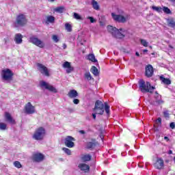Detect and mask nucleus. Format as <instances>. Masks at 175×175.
I'll return each instance as SVG.
<instances>
[{"label": "nucleus", "mask_w": 175, "mask_h": 175, "mask_svg": "<svg viewBox=\"0 0 175 175\" xmlns=\"http://www.w3.org/2000/svg\"><path fill=\"white\" fill-rule=\"evenodd\" d=\"M99 142L95 138L89 139L88 141V150L92 151L88 154V162H92V164L88 167V172L94 173L95 172V159H96V151L99 148Z\"/></svg>", "instance_id": "f257e3e1"}, {"label": "nucleus", "mask_w": 175, "mask_h": 175, "mask_svg": "<svg viewBox=\"0 0 175 175\" xmlns=\"http://www.w3.org/2000/svg\"><path fill=\"white\" fill-rule=\"evenodd\" d=\"M105 111L107 116H110V106L107 103H103L99 100H97L95 103L94 108L93 109V111L96 113V114H99L100 116H103V113Z\"/></svg>", "instance_id": "f03ea898"}, {"label": "nucleus", "mask_w": 175, "mask_h": 175, "mask_svg": "<svg viewBox=\"0 0 175 175\" xmlns=\"http://www.w3.org/2000/svg\"><path fill=\"white\" fill-rule=\"evenodd\" d=\"M138 84L139 90L141 92H143V94L146 92H150V94H152L154 92V90H155L154 86H151V83H150V82H146L144 79H140Z\"/></svg>", "instance_id": "7ed1b4c3"}, {"label": "nucleus", "mask_w": 175, "mask_h": 175, "mask_svg": "<svg viewBox=\"0 0 175 175\" xmlns=\"http://www.w3.org/2000/svg\"><path fill=\"white\" fill-rule=\"evenodd\" d=\"M46 129H44V127L43 126H40L35 130L32 135V138L34 140H38L40 142L43 140V139H44V136H46Z\"/></svg>", "instance_id": "20e7f679"}, {"label": "nucleus", "mask_w": 175, "mask_h": 175, "mask_svg": "<svg viewBox=\"0 0 175 175\" xmlns=\"http://www.w3.org/2000/svg\"><path fill=\"white\" fill-rule=\"evenodd\" d=\"M107 31L116 39H124L125 38V35L120 32V31H122V28L118 29L116 27L109 25L107 26Z\"/></svg>", "instance_id": "39448f33"}, {"label": "nucleus", "mask_w": 175, "mask_h": 175, "mask_svg": "<svg viewBox=\"0 0 175 175\" xmlns=\"http://www.w3.org/2000/svg\"><path fill=\"white\" fill-rule=\"evenodd\" d=\"M27 23H28V19H27V16L24 14H19L16 18L14 22V26L18 27H25L27 25Z\"/></svg>", "instance_id": "423d86ee"}, {"label": "nucleus", "mask_w": 175, "mask_h": 175, "mask_svg": "<svg viewBox=\"0 0 175 175\" xmlns=\"http://www.w3.org/2000/svg\"><path fill=\"white\" fill-rule=\"evenodd\" d=\"M13 76H14V73L9 68L1 70V77L5 81H12Z\"/></svg>", "instance_id": "0eeeda50"}, {"label": "nucleus", "mask_w": 175, "mask_h": 175, "mask_svg": "<svg viewBox=\"0 0 175 175\" xmlns=\"http://www.w3.org/2000/svg\"><path fill=\"white\" fill-rule=\"evenodd\" d=\"M111 16L114 21L116 23H121L122 24H125V22L127 20H129L130 16L129 15H126L125 16L121 15V14H116V13L112 12L111 14Z\"/></svg>", "instance_id": "6e6552de"}, {"label": "nucleus", "mask_w": 175, "mask_h": 175, "mask_svg": "<svg viewBox=\"0 0 175 175\" xmlns=\"http://www.w3.org/2000/svg\"><path fill=\"white\" fill-rule=\"evenodd\" d=\"M29 42L32 43V44L37 46V47H40V49H43L44 47V42L35 36H31Z\"/></svg>", "instance_id": "1a4fd4ad"}, {"label": "nucleus", "mask_w": 175, "mask_h": 175, "mask_svg": "<svg viewBox=\"0 0 175 175\" xmlns=\"http://www.w3.org/2000/svg\"><path fill=\"white\" fill-rule=\"evenodd\" d=\"M38 70L40 72L41 75H44L46 77H50V71L46 66L40 63H37Z\"/></svg>", "instance_id": "9d476101"}, {"label": "nucleus", "mask_w": 175, "mask_h": 175, "mask_svg": "<svg viewBox=\"0 0 175 175\" xmlns=\"http://www.w3.org/2000/svg\"><path fill=\"white\" fill-rule=\"evenodd\" d=\"M40 87H44L45 90H48L50 92H54V94H57V92H58L54 86L47 83L44 81H41L40 82Z\"/></svg>", "instance_id": "9b49d317"}, {"label": "nucleus", "mask_w": 175, "mask_h": 175, "mask_svg": "<svg viewBox=\"0 0 175 175\" xmlns=\"http://www.w3.org/2000/svg\"><path fill=\"white\" fill-rule=\"evenodd\" d=\"M75 137L68 135L64 139V144L68 148H73L75 147V142H75Z\"/></svg>", "instance_id": "f8f14e48"}, {"label": "nucleus", "mask_w": 175, "mask_h": 175, "mask_svg": "<svg viewBox=\"0 0 175 175\" xmlns=\"http://www.w3.org/2000/svg\"><path fill=\"white\" fill-rule=\"evenodd\" d=\"M31 159L33 162H43V161H44V154L41 152L33 153Z\"/></svg>", "instance_id": "ddd939ff"}, {"label": "nucleus", "mask_w": 175, "mask_h": 175, "mask_svg": "<svg viewBox=\"0 0 175 175\" xmlns=\"http://www.w3.org/2000/svg\"><path fill=\"white\" fill-rule=\"evenodd\" d=\"M154 75V67H152V65L148 64L145 68V76L146 77H152Z\"/></svg>", "instance_id": "4468645a"}, {"label": "nucleus", "mask_w": 175, "mask_h": 175, "mask_svg": "<svg viewBox=\"0 0 175 175\" xmlns=\"http://www.w3.org/2000/svg\"><path fill=\"white\" fill-rule=\"evenodd\" d=\"M164 166L165 163L163 162V159H162V158H157V161L154 163V167L158 170H162Z\"/></svg>", "instance_id": "2eb2a0df"}, {"label": "nucleus", "mask_w": 175, "mask_h": 175, "mask_svg": "<svg viewBox=\"0 0 175 175\" xmlns=\"http://www.w3.org/2000/svg\"><path fill=\"white\" fill-rule=\"evenodd\" d=\"M25 111L27 114H33L35 113V106L32 105L31 103H27L25 106Z\"/></svg>", "instance_id": "dca6fc26"}, {"label": "nucleus", "mask_w": 175, "mask_h": 175, "mask_svg": "<svg viewBox=\"0 0 175 175\" xmlns=\"http://www.w3.org/2000/svg\"><path fill=\"white\" fill-rule=\"evenodd\" d=\"M5 118L7 122H9V124H11L12 125H16V120L12 117V115L9 113V112L5 113Z\"/></svg>", "instance_id": "f3484780"}, {"label": "nucleus", "mask_w": 175, "mask_h": 175, "mask_svg": "<svg viewBox=\"0 0 175 175\" xmlns=\"http://www.w3.org/2000/svg\"><path fill=\"white\" fill-rule=\"evenodd\" d=\"M63 68H66V73H72L75 70V68L70 65V62H65L63 64Z\"/></svg>", "instance_id": "a211bd4d"}, {"label": "nucleus", "mask_w": 175, "mask_h": 175, "mask_svg": "<svg viewBox=\"0 0 175 175\" xmlns=\"http://www.w3.org/2000/svg\"><path fill=\"white\" fill-rule=\"evenodd\" d=\"M67 95L70 99H75L79 96V92L75 90H71L68 92Z\"/></svg>", "instance_id": "6ab92c4d"}, {"label": "nucleus", "mask_w": 175, "mask_h": 175, "mask_svg": "<svg viewBox=\"0 0 175 175\" xmlns=\"http://www.w3.org/2000/svg\"><path fill=\"white\" fill-rule=\"evenodd\" d=\"M14 42L16 44H21L23 43V35L21 33H16L14 37Z\"/></svg>", "instance_id": "aec40b11"}, {"label": "nucleus", "mask_w": 175, "mask_h": 175, "mask_svg": "<svg viewBox=\"0 0 175 175\" xmlns=\"http://www.w3.org/2000/svg\"><path fill=\"white\" fill-rule=\"evenodd\" d=\"M78 167L81 172H83V173H87L88 172V165L85 163L79 164Z\"/></svg>", "instance_id": "412c9836"}, {"label": "nucleus", "mask_w": 175, "mask_h": 175, "mask_svg": "<svg viewBox=\"0 0 175 175\" xmlns=\"http://www.w3.org/2000/svg\"><path fill=\"white\" fill-rule=\"evenodd\" d=\"M159 79L165 85H170L172 84V81L169 78H165L163 76H161Z\"/></svg>", "instance_id": "4be33fe9"}, {"label": "nucleus", "mask_w": 175, "mask_h": 175, "mask_svg": "<svg viewBox=\"0 0 175 175\" xmlns=\"http://www.w3.org/2000/svg\"><path fill=\"white\" fill-rule=\"evenodd\" d=\"M92 6L93 8V9H94V10H100V7L99 6V3H98V1H95V0H92Z\"/></svg>", "instance_id": "5701e85b"}, {"label": "nucleus", "mask_w": 175, "mask_h": 175, "mask_svg": "<svg viewBox=\"0 0 175 175\" xmlns=\"http://www.w3.org/2000/svg\"><path fill=\"white\" fill-rule=\"evenodd\" d=\"M167 23L168 24V25L171 27V28H175V21H174V18H171L167 20Z\"/></svg>", "instance_id": "b1692460"}, {"label": "nucleus", "mask_w": 175, "mask_h": 175, "mask_svg": "<svg viewBox=\"0 0 175 175\" xmlns=\"http://www.w3.org/2000/svg\"><path fill=\"white\" fill-rule=\"evenodd\" d=\"M90 72L94 75V76H98L99 75V70H98V68L95 66H93L91 69H90Z\"/></svg>", "instance_id": "393cba45"}, {"label": "nucleus", "mask_w": 175, "mask_h": 175, "mask_svg": "<svg viewBox=\"0 0 175 175\" xmlns=\"http://www.w3.org/2000/svg\"><path fill=\"white\" fill-rule=\"evenodd\" d=\"M88 60L91 62H98V59L95 58V55L94 53H90L88 55Z\"/></svg>", "instance_id": "a878e982"}, {"label": "nucleus", "mask_w": 175, "mask_h": 175, "mask_svg": "<svg viewBox=\"0 0 175 175\" xmlns=\"http://www.w3.org/2000/svg\"><path fill=\"white\" fill-rule=\"evenodd\" d=\"M14 166L17 169H21L23 167L21 163H20V161H16L14 162Z\"/></svg>", "instance_id": "bb28decb"}, {"label": "nucleus", "mask_w": 175, "mask_h": 175, "mask_svg": "<svg viewBox=\"0 0 175 175\" xmlns=\"http://www.w3.org/2000/svg\"><path fill=\"white\" fill-rule=\"evenodd\" d=\"M162 9H163V12H164L165 14H172V10H170L169 8L164 6L163 7Z\"/></svg>", "instance_id": "cd10ccee"}, {"label": "nucleus", "mask_w": 175, "mask_h": 175, "mask_svg": "<svg viewBox=\"0 0 175 175\" xmlns=\"http://www.w3.org/2000/svg\"><path fill=\"white\" fill-rule=\"evenodd\" d=\"M55 12H57V13H64V10H65V7L60 6L55 8Z\"/></svg>", "instance_id": "c85d7f7f"}, {"label": "nucleus", "mask_w": 175, "mask_h": 175, "mask_svg": "<svg viewBox=\"0 0 175 175\" xmlns=\"http://www.w3.org/2000/svg\"><path fill=\"white\" fill-rule=\"evenodd\" d=\"M65 28L68 32H72V25H70V23H66Z\"/></svg>", "instance_id": "c756f323"}, {"label": "nucleus", "mask_w": 175, "mask_h": 175, "mask_svg": "<svg viewBox=\"0 0 175 175\" xmlns=\"http://www.w3.org/2000/svg\"><path fill=\"white\" fill-rule=\"evenodd\" d=\"M46 21L48 23H54V21H55V18L53 16H49L46 17Z\"/></svg>", "instance_id": "7c9ffc66"}, {"label": "nucleus", "mask_w": 175, "mask_h": 175, "mask_svg": "<svg viewBox=\"0 0 175 175\" xmlns=\"http://www.w3.org/2000/svg\"><path fill=\"white\" fill-rule=\"evenodd\" d=\"M62 150L68 155H72V150L67 148H62Z\"/></svg>", "instance_id": "2f4dec72"}, {"label": "nucleus", "mask_w": 175, "mask_h": 175, "mask_svg": "<svg viewBox=\"0 0 175 175\" xmlns=\"http://www.w3.org/2000/svg\"><path fill=\"white\" fill-rule=\"evenodd\" d=\"M152 10H155L158 13H161L162 12V8L161 7H157V6H152Z\"/></svg>", "instance_id": "473e14b6"}, {"label": "nucleus", "mask_w": 175, "mask_h": 175, "mask_svg": "<svg viewBox=\"0 0 175 175\" xmlns=\"http://www.w3.org/2000/svg\"><path fill=\"white\" fill-rule=\"evenodd\" d=\"M140 42L144 47H148V42L146 40L141 39Z\"/></svg>", "instance_id": "72a5a7b5"}, {"label": "nucleus", "mask_w": 175, "mask_h": 175, "mask_svg": "<svg viewBox=\"0 0 175 175\" xmlns=\"http://www.w3.org/2000/svg\"><path fill=\"white\" fill-rule=\"evenodd\" d=\"M7 126H8L6 125V124H5L3 122H0V129L1 131H5Z\"/></svg>", "instance_id": "f704fd0d"}, {"label": "nucleus", "mask_w": 175, "mask_h": 175, "mask_svg": "<svg viewBox=\"0 0 175 175\" xmlns=\"http://www.w3.org/2000/svg\"><path fill=\"white\" fill-rule=\"evenodd\" d=\"M74 18H75L76 20H83L81 16L76 12L74 13Z\"/></svg>", "instance_id": "c9c22d12"}, {"label": "nucleus", "mask_w": 175, "mask_h": 175, "mask_svg": "<svg viewBox=\"0 0 175 175\" xmlns=\"http://www.w3.org/2000/svg\"><path fill=\"white\" fill-rule=\"evenodd\" d=\"M52 39L55 43H58V42H59V38H58V36L57 35H53Z\"/></svg>", "instance_id": "e433bc0d"}, {"label": "nucleus", "mask_w": 175, "mask_h": 175, "mask_svg": "<svg viewBox=\"0 0 175 175\" xmlns=\"http://www.w3.org/2000/svg\"><path fill=\"white\" fill-rule=\"evenodd\" d=\"M81 161H83V162H87V161H88V154H83L81 157Z\"/></svg>", "instance_id": "4c0bfd02"}, {"label": "nucleus", "mask_w": 175, "mask_h": 175, "mask_svg": "<svg viewBox=\"0 0 175 175\" xmlns=\"http://www.w3.org/2000/svg\"><path fill=\"white\" fill-rule=\"evenodd\" d=\"M163 116L165 118H170V114L169 113V111H164L163 112Z\"/></svg>", "instance_id": "58836bf2"}, {"label": "nucleus", "mask_w": 175, "mask_h": 175, "mask_svg": "<svg viewBox=\"0 0 175 175\" xmlns=\"http://www.w3.org/2000/svg\"><path fill=\"white\" fill-rule=\"evenodd\" d=\"M156 125H158V126H161V125H162V118H159L156 120Z\"/></svg>", "instance_id": "ea45409f"}, {"label": "nucleus", "mask_w": 175, "mask_h": 175, "mask_svg": "<svg viewBox=\"0 0 175 175\" xmlns=\"http://www.w3.org/2000/svg\"><path fill=\"white\" fill-rule=\"evenodd\" d=\"M72 103H74V105H79V103H80V100L75 98L73 99Z\"/></svg>", "instance_id": "a19ab883"}, {"label": "nucleus", "mask_w": 175, "mask_h": 175, "mask_svg": "<svg viewBox=\"0 0 175 175\" xmlns=\"http://www.w3.org/2000/svg\"><path fill=\"white\" fill-rule=\"evenodd\" d=\"M88 20H90V23H96V19L94 18V17L89 16Z\"/></svg>", "instance_id": "79ce46f5"}, {"label": "nucleus", "mask_w": 175, "mask_h": 175, "mask_svg": "<svg viewBox=\"0 0 175 175\" xmlns=\"http://www.w3.org/2000/svg\"><path fill=\"white\" fill-rule=\"evenodd\" d=\"M156 103L157 105H162V104H163V100H156Z\"/></svg>", "instance_id": "37998d69"}, {"label": "nucleus", "mask_w": 175, "mask_h": 175, "mask_svg": "<svg viewBox=\"0 0 175 175\" xmlns=\"http://www.w3.org/2000/svg\"><path fill=\"white\" fill-rule=\"evenodd\" d=\"M170 126L171 129H174V128H175V124H174V122H171V123L170 124Z\"/></svg>", "instance_id": "c03bdc74"}, {"label": "nucleus", "mask_w": 175, "mask_h": 175, "mask_svg": "<svg viewBox=\"0 0 175 175\" xmlns=\"http://www.w3.org/2000/svg\"><path fill=\"white\" fill-rule=\"evenodd\" d=\"M100 137L101 140H103V139H105V135H103V132H101L100 133Z\"/></svg>", "instance_id": "a18cd8bd"}, {"label": "nucleus", "mask_w": 175, "mask_h": 175, "mask_svg": "<svg viewBox=\"0 0 175 175\" xmlns=\"http://www.w3.org/2000/svg\"><path fill=\"white\" fill-rule=\"evenodd\" d=\"M96 114H98V113H96V112L92 114L93 119L96 120Z\"/></svg>", "instance_id": "49530a36"}, {"label": "nucleus", "mask_w": 175, "mask_h": 175, "mask_svg": "<svg viewBox=\"0 0 175 175\" xmlns=\"http://www.w3.org/2000/svg\"><path fill=\"white\" fill-rule=\"evenodd\" d=\"M99 24L101 27H103L105 25V21H99Z\"/></svg>", "instance_id": "de8ad7c7"}, {"label": "nucleus", "mask_w": 175, "mask_h": 175, "mask_svg": "<svg viewBox=\"0 0 175 175\" xmlns=\"http://www.w3.org/2000/svg\"><path fill=\"white\" fill-rule=\"evenodd\" d=\"M79 133H81V135H84V133H85V131H84L83 130H80Z\"/></svg>", "instance_id": "09e8293b"}, {"label": "nucleus", "mask_w": 175, "mask_h": 175, "mask_svg": "<svg viewBox=\"0 0 175 175\" xmlns=\"http://www.w3.org/2000/svg\"><path fill=\"white\" fill-rule=\"evenodd\" d=\"M164 140H166V142H169L170 139L168 137H164Z\"/></svg>", "instance_id": "8fccbe9b"}, {"label": "nucleus", "mask_w": 175, "mask_h": 175, "mask_svg": "<svg viewBox=\"0 0 175 175\" xmlns=\"http://www.w3.org/2000/svg\"><path fill=\"white\" fill-rule=\"evenodd\" d=\"M66 47H67L66 44H63V49H64V50H65L66 49Z\"/></svg>", "instance_id": "3c124183"}, {"label": "nucleus", "mask_w": 175, "mask_h": 175, "mask_svg": "<svg viewBox=\"0 0 175 175\" xmlns=\"http://www.w3.org/2000/svg\"><path fill=\"white\" fill-rule=\"evenodd\" d=\"M88 79L89 80H91V79H92V77H91V74H90V72L88 73Z\"/></svg>", "instance_id": "603ef678"}, {"label": "nucleus", "mask_w": 175, "mask_h": 175, "mask_svg": "<svg viewBox=\"0 0 175 175\" xmlns=\"http://www.w3.org/2000/svg\"><path fill=\"white\" fill-rule=\"evenodd\" d=\"M168 154H169V155H172V154H173V151L170 150L168 151Z\"/></svg>", "instance_id": "864d4df0"}, {"label": "nucleus", "mask_w": 175, "mask_h": 175, "mask_svg": "<svg viewBox=\"0 0 175 175\" xmlns=\"http://www.w3.org/2000/svg\"><path fill=\"white\" fill-rule=\"evenodd\" d=\"M85 79H88V72H85Z\"/></svg>", "instance_id": "5fc2aeb1"}, {"label": "nucleus", "mask_w": 175, "mask_h": 175, "mask_svg": "<svg viewBox=\"0 0 175 175\" xmlns=\"http://www.w3.org/2000/svg\"><path fill=\"white\" fill-rule=\"evenodd\" d=\"M135 55H137V57H140V54H139V52H136Z\"/></svg>", "instance_id": "6e6d98bb"}, {"label": "nucleus", "mask_w": 175, "mask_h": 175, "mask_svg": "<svg viewBox=\"0 0 175 175\" xmlns=\"http://www.w3.org/2000/svg\"><path fill=\"white\" fill-rule=\"evenodd\" d=\"M168 47L170 48V49H174V47H173V46H172V45H168Z\"/></svg>", "instance_id": "4d7b16f0"}, {"label": "nucleus", "mask_w": 175, "mask_h": 175, "mask_svg": "<svg viewBox=\"0 0 175 175\" xmlns=\"http://www.w3.org/2000/svg\"><path fill=\"white\" fill-rule=\"evenodd\" d=\"M170 2H172L173 3H175V0H168Z\"/></svg>", "instance_id": "13d9d810"}, {"label": "nucleus", "mask_w": 175, "mask_h": 175, "mask_svg": "<svg viewBox=\"0 0 175 175\" xmlns=\"http://www.w3.org/2000/svg\"><path fill=\"white\" fill-rule=\"evenodd\" d=\"M144 53H148V50H147V49H144Z\"/></svg>", "instance_id": "bf43d9fd"}, {"label": "nucleus", "mask_w": 175, "mask_h": 175, "mask_svg": "<svg viewBox=\"0 0 175 175\" xmlns=\"http://www.w3.org/2000/svg\"><path fill=\"white\" fill-rule=\"evenodd\" d=\"M51 1V2H54V1H55V0H50Z\"/></svg>", "instance_id": "052dcab7"}, {"label": "nucleus", "mask_w": 175, "mask_h": 175, "mask_svg": "<svg viewBox=\"0 0 175 175\" xmlns=\"http://www.w3.org/2000/svg\"><path fill=\"white\" fill-rule=\"evenodd\" d=\"M152 55H155V53H152Z\"/></svg>", "instance_id": "680f3d73"}, {"label": "nucleus", "mask_w": 175, "mask_h": 175, "mask_svg": "<svg viewBox=\"0 0 175 175\" xmlns=\"http://www.w3.org/2000/svg\"><path fill=\"white\" fill-rule=\"evenodd\" d=\"M85 58H86V59H88V56H86V57H85Z\"/></svg>", "instance_id": "e2e57ef3"}, {"label": "nucleus", "mask_w": 175, "mask_h": 175, "mask_svg": "<svg viewBox=\"0 0 175 175\" xmlns=\"http://www.w3.org/2000/svg\"><path fill=\"white\" fill-rule=\"evenodd\" d=\"M155 94H158V92H155Z\"/></svg>", "instance_id": "0e129e2a"}, {"label": "nucleus", "mask_w": 175, "mask_h": 175, "mask_svg": "<svg viewBox=\"0 0 175 175\" xmlns=\"http://www.w3.org/2000/svg\"><path fill=\"white\" fill-rule=\"evenodd\" d=\"M155 126H156V125H155V124H154V127H155Z\"/></svg>", "instance_id": "69168bd1"}]
</instances>
